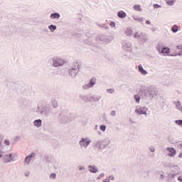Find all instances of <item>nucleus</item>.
Masks as SVG:
<instances>
[{
  "label": "nucleus",
  "instance_id": "9",
  "mask_svg": "<svg viewBox=\"0 0 182 182\" xmlns=\"http://www.w3.org/2000/svg\"><path fill=\"white\" fill-rule=\"evenodd\" d=\"M147 110H149V108L138 105L136 107L135 113L139 115L144 114L145 116H147Z\"/></svg>",
  "mask_w": 182,
  "mask_h": 182
},
{
  "label": "nucleus",
  "instance_id": "19",
  "mask_svg": "<svg viewBox=\"0 0 182 182\" xmlns=\"http://www.w3.org/2000/svg\"><path fill=\"white\" fill-rule=\"evenodd\" d=\"M33 126L39 129V127H42V119H36L33 121Z\"/></svg>",
  "mask_w": 182,
  "mask_h": 182
},
{
  "label": "nucleus",
  "instance_id": "44",
  "mask_svg": "<svg viewBox=\"0 0 182 182\" xmlns=\"http://www.w3.org/2000/svg\"><path fill=\"white\" fill-rule=\"evenodd\" d=\"M106 125H100V129L102 132H106Z\"/></svg>",
  "mask_w": 182,
  "mask_h": 182
},
{
  "label": "nucleus",
  "instance_id": "32",
  "mask_svg": "<svg viewBox=\"0 0 182 182\" xmlns=\"http://www.w3.org/2000/svg\"><path fill=\"white\" fill-rule=\"evenodd\" d=\"M96 41H97V42H98V43H106V41H105V38H103L102 36L97 37Z\"/></svg>",
  "mask_w": 182,
  "mask_h": 182
},
{
  "label": "nucleus",
  "instance_id": "24",
  "mask_svg": "<svg viewBox=\"0 0 182 182\" xmlns=\"http://www.w3.org/2000/svg\"><path fill=\"white\" fill-rule=\"evenodd\" d=\"M102 99L101 96L99 95H90V102H99Z\"/></svg>",
  "mask_w": 182,
  "mask_h": 182
},
{
  "label": "nucleus",
  "instance_id": "29",
  "mask_svg": "<svg viewBox=\"0 0 182 182\" xmlns=\"http://www.w3.org/2000/svg\"><path fill=\"white\" fill-rule=\"evenodd\" d=\"M175 105H176V109H178V110H179V112H181V113H182L181 102L177 101L176 102H175Z\"/></svg>",
  "mask_w": 182,
  "mask_h": 182
},
{
  "label": "nucleus",
  "instance_id": "20",
  "mask_svg": "<svg viewBox=\"0 0 182 182\" xmlns=\"http://www.w3.org/2000/svg\"><path fill=\"white\" fill-rule=\"evenodd\" d=\"M132 18L136 21V22H139V23H143L144 21V18L140 17L139 16H132Z\"/></svg>",
  "mask_w": 182,
  "mask_h": 182
},
{
  "label": "nucleus",
  "instance_id": "57",
  "mask_svg": "<svg viewBox=\"0 0 182 182\" xmlns=\"http://www.w3.org/2000/svg\"><path fill=\"white\" fill-rule=\"evenodd\" d=\"M26 177H28V176H29V175H28V174H26Z\"/></svg>",
  "mask_w": 182,
  "mask_h": 182
},
{
  "label": "nucleus",
  "instance_id": "12",
  "mask_svg": "<svg viewBox=\"0 0 182 182\" xmlns=\"http://www.w3.org/2000/svg\"><path fill=\"white\" fill-rule=\"evenodd\" d=\"M35 157H36V154L34 152L27 156L24 159V162H23L24 166H28V164H29V163H31V161H32V159H35Z\"/></svg>",
  "mask_w": 182,
  "mask_h": 182
},
{
  "label": "nucleus",
  "instance_id": "17",
  "mask_svg": "<svg viewBox=\"0 0 182 182\" xmlns=\"http://www.w3.org/2000/svg\"><path fill=\"white\" fill-rule=\"evenodd\" d=\"M138 70H139V73L141 75H142V76H146L147 75V70H144V68H143V65H139Z\"/></svg>",
  "mask_w": 182,
  "mask_h": 182
},
{
  "label": "nucleus",
  "instance_id": "38",
  "mask_svg": "<svg viewBox=\"0 0 182 182\" xmlns=\"http://www.w3.org/2000/svg\"><path fill=\"white\" fill-rule=\"evenodd\" d=\"M175 124L179 127H182V119L175 120Z\"/></svg>",
  "mask_w": 182,
  "mask_h": 182
},
{
  "label": "nucleus",
  "instance_id": "4",
  "mask_svg": "<svg viewBox=\"0 0 182 182\" xmlns=\"http://www.w3.org/2000/svg\"><path fill=\"white\" fill-rule=\"evenodd\" d=\"M4 153L3 152V161L4 163H11V161H16L17 157H18V155H16V154H6V155H4Z\"/></svg>",
  "mask_w": 182,
  "mask_h": 182
},
{
  "label": "nucleus",
  "instance_id": "7",
  "mask_svg": "<svg viewBox=\"0 0 182 182\" xmlns=\"http://www.w3.org/2000/svg\"><path fill=\"white\" fill-rule=\"evenodd\" d=\"M148 93L149 96V99L153 100V99H156L157 96H159V91L154 87H151L148 89Z\"/></svg>",
  "mask_w": 182,
  "mask_h": 182
},
{
  "label": "nucleus",
  "instance_id": "11",
  "mask_svg": "<svg viewBox=\"0 0 182 182\" xmlns=\"http://www.w3.org/2000/svg\"><path fill=\"white\" fill-rule=\"evenodd\" d=\"M95 85H96V80L95 78H92L89 82L86 83L82 86V89H84V90H87V89H92V87H93Z\"/></svg>",
  "mask_w": 182,
  "mask_h": 182
},
{
  "label": "nucleus",
  "instance_id": "27",
  "mask_svg": "<svg viewBox=\"0 0 182 182\" xmlns=\"http://www.w3.org/2000/svg\"><path fill=\"white\" fill-rule=\"evenodd\" d=\"M166 5L168 6H173L177 2V0H164Z\"/></svg>",
  "mask_w": 182,
  "mask_h": 182
},
{
  "label": "nucleus",
  "instance_id": "25",
  "mask_svg": "<svg viewBox=\"0 0 182 182\" xmlns=\"http://www.w3.org/2000/svg\"><path fill=\"white\" fill-rule=\"evenodd\" d=\"M88 168H89V171H90V173H96L97 172V166H95V165H93V166L90 165V166H88Z\"/></svg>",
  "mask_w": 182,
  "mask_h": 182
},
{
  "label": "nucleus",
  "instance_id": "16",
  "mask_svg": "<svg viewBox=\"0 0 182 182\" xmlns=\"http://www.w3.org/2000/svg\"><path fill=\"white\" fill-rule=\"evenodd\" d=\"M5 151V146H4V144L2 143V136L0 135V159H2L4 156V152Z\"/></svg>",
  "mask_w": 182,
  "mask_h": 182
},
{
  "label": "nucleus",
  "instance_id": "42",
  "mask_svg": "<svg viewBox=\"0 0 182 182\" xmlns=\"http://www.w3.org/2000/svg\"><path fill=\"white\" fill-rule=\"evenodd\" d=\"M177 180L179 182H182V173L181 172L179 175L177 176Z\"/></svg>",
  "mask_w": 182,
  "mask_h": 182
},
{
  "label": "nucleus",
  "instance_id": "58",
  "mask_svg": "<svg viewBox=\"0 0 182 182\" xmlns=\"http://www.w3.org/2000/svg\"><path fill=\"white\" fill-rule=\"evenodd\" d=\"M0 2H1V0H0Z\"/></svg>",
  "mask_w": 182,
  "mask_h": 182
},
{
  "label": "nucleus",
  "instance_id": "23",
  "mask_svg": "<svg viewBox=\"0 0 182 182\" xmlns=\"http://www.w3.org/2000/svg\"><path fill=\"white\" fill-rule=\"evenodd\" d=\"M60 18V14L59 13H53L50 15V19L55 20L59 19Z\"/></svg>",
  "mask_w": 182,
  "mask_h": 182
},
{
  "label": "nucleus",
  "instance_id": "43",
  "mask_svg": "<svg viewBox=\"0 0 182 182\" xmlns=\"http://www.w3.org/2000/svg\"><path fill=\"white\" fill-rule=\"evenodd\" d=\"M154 6V9H159V8H161V5L157 4H154L153 5Z\"/></svg>",
  "mask_w": 182,
  "mask_h": 182
},
{
  "label": "nucleus",
  "instance_id": "51",
  "mask_svg": "<svg viewBox=\"0 0 182 182\" xmlns=\"http://www.w3.org/2000/svg\"><path fill=\"white\" fill-rule=\"evenodd\" d=\"M150 151H151V153H154V151H156V149L154 147H151L149 148Z\"/></svg>",
  "mask_w": 182,
  "mask_h": 182
},
{
  "label": "nucleus",
  "instance_id": "45",
  "mask_svg": "<svg viewBox=\"0 0 182 182\" xmlns=\"http://www.w3.org/2000/svg\"><path fill=\"white\" fill-rule=\"evenodd\" d=\"M103 177H105V173H102L97 177V180H100L101 178H103Z\"/></svg>",
  "mask_w": 182,
  "mask_h": 182
},
{
  "label": "nucleus",
  "instance_id": "22",
  "mask_svg": "<svg viewBox=\"0 0 182 182\" xmlns=\"http://www.w3.org/2000/svg\"><path fill=\"white\" fill-rule=\"evenodd\" d=\"M79 97H80L83 102H90V95H80Z\"/></svg>",
  "mask_w": 182,
  "mask_h": 182
},
{
  "label": "nucleus",
  "instance_id": "6",
  "mask_svg": "<svg viewBox=\"0 0 182 182\" xmlns=\"http://www.w3.org/2000/svg\"><path fill=\"white\" fill-rule=\"evenodd\" d=\"M52 62L53 68H59V66H63L65 65V60L60 58H53Z\"/></svg>",
  "mask_w": 182,
  "mask_h": 182
},
{
  "label": "nucleus",
  "instance_id": "8",
  "mask_svg": "<svg viewBox=\"0 0 182 182\" xmlns=\"http://www.w3.org/2000/svg\"><path fill=\"white\" fill-rule=\"evenodd\" d=\"M79 73V68L76 65H73L70 66L69 75L71 77H76V75Z\"/></svg>",
  "mask_w": 182,
  "mask_h": 182
},
{
  "label": "nucleus",
  "instance_id": "26",
  "mask_svg": "<svg viewBox=\"0 0 182 182\" xmlns=\"http://www.w3.org/2000/svg\"><path fill=\"white\" fill-rule=\"evenodd\" d=\"M3 146L5 147V150L9 149L11 147V141L9 139H5L3 142Z\"/></svg>",
  "mask_w": 182,
  "mask_h": 182
},
{
  "label": "nucleus",
  "instance_id": "54",
  "mask_svg": "<svg viewBox=\"0 0 182 182\" xmlns=\"http://www.w3.org/2000/svg\"><path fill=\"white\" fill-rule=\"evenodd\" d=\"M151 23L150 22V21H146V25H150Z\"/></svg>",
  "mask_w": 182,
  "mask_h": 182
},
{
  "label": "nucleus",
  "instance_id": "49",
  "mask_svg": "<svg viewBox=\"0 0 182 182\" xmlns=\"http://www.w3.org/2000/svg\"><path fill=\"white\" fill-rule=\"evenodd\" d=\"M50 178H53V179L56 178V174L55 173H51L50 175Z\"/></svg>",
  "mask_w": 182,
  "mask_h": 182
},
{
  "label": "nucleus",
  "instance_id": "5",
  "mask_svg": "<svg viewBox=\"0 0 182 182\" xmlns=\"http://www.w3.org/2000/svg\"><path fill=\"white\" fill-rule=\"evenodd\" d=\"M92 143V139L89 137L82 138L79 141V146L80 149H87Z\"/></svg>",
  "mask_w": 182,
  "mask_h": 182
},
{
  "label": "nucleus",
  "instance_id": "18",
  "mask_svg": "<svg viewBox=\"0 0 182 182\" xmlns=\"http://www.w3.org/2000/svg\"><path fill=\"white\" fill-rule=\"evenodd\" d=\"M59 119L62 123H66V122L69 120V117L65 114H63L62 115H60Z\"/></svg>",
  "mask_w": 182,
  "mask_h": 182
},
{
  "label": "nucleus",
  "instance_id": "56",
  "mask_svg": "<svg viewBox=\"0 0 182 182\" xmlns=\"http://www.w3.org/2000/svg\"><path fill=\"white\" fill-rule=\"evenodd\" d=\"M179 159H182V152H181L178 155Z\"/></svg>",
  "mask_w": 182,
  "mask_h": 182
},
{
  "label": "nucleus",
  "instance_id": "3",
  "mask_svg": "<svg viewBox=\"0 0 182 182\" xmlns=\"http://www.w3.org/2000/svg\"><path fill=\"white\" fill-rule=\"evenodd\" d=\"M134 38L135 39H137L139 42H141V43H146L147 41H149V38L147 37V35L146 33L136 31L134 33Z\"/></svg>",
  "mask_w": 182,
  "mask_h": 182
},
{
  "label": "nucleus",
  "instance_id": "52",
  "mask_svg": "<svg viewBox=\"0 0 182 182\" xmlns=\"http://www.w3.org/2000/svg\"><path fill=\"white\" fill-rule=\"evenodd\" d=\"M108 178H109V181L110 180H114V176H110Z\"/></svg>",
  "mask_w": 182,
  "mask_h": 182
},
{
  "label": "nucleus",
  "instance_id": "1",
  "mask_svg": "<svg viewBox=\"0 0 182 182\" xmlns=\"http://www.w3.org/2000/svg\"><path fill=\"white\" fill-rule=\"evenodd\" d=\"M36 113H40L42 117H49L52 114V107L49 105H44L42 107H38Z\"/></svg>",
  "mask_w": 182,
  "mask_h": 182
},
{
  "label": "nucleus",
  "instance_id": "14",
  "mask_svg": "<svg viewBox=\"0 0 182 182\" xmlns=\"http://www.w3.org/2000/svg\"><path fill=\"white\" fill-rule=\"evenodd\" d=\"M156 49L157 52H159V55H161V53H164V44L161 42L158 43L156 46Z\"/></svg>",
  "mask_w": 182,
  "mask_h": 182
},
{
  "label": "nucleus",
  "instance_id": "40",
  "mask_svg": "<svg viewBox=\"0 0 182 182\" xmlns=\"http://www.w3.org/2000/svg\"><path fill=\"white\" fill-rule=\"evenodd\" d=\"M107 93L111 94V95L114 93V89H113V88L107 89Z\"/></svg>",
  "mask_w": 182,
  "mask_h": 182
},
{
  "label": "nucleus",
  "instance_id": "30",
  "mask_svg": "<svg viewBox=\"0 0 182 182\" xmlns=\"http://www.w3.org/2000/svg\"><path fill=\"white\" fill-rule=\"evenodd\" d=\"M134 11H136L137 12H141V6L139 4H135L133 6Z\"/></svg>",
  "mask_w": 182,
  "mask_h": 182
},
{
  "label": "nucleus",
  "instance_id": "28",
  "mask_svg": "<svg viewBox=\"0 0 182 182\" xmlns=\"http://www.w3.org/2000/svg\"><path fill=\"white\" fill-rule=\"evenodd\" d=\"M125 35L127 36H132V35H133V30L132 28L129 27L125 30Z\"/></svg>",
  "mask_w": 182,
  "mask_h": 182
},
{
  "label": "nucleus",
  "instance_id": "36",
  "mask_svg": "<svg viewBox=\"0 0 182 182\" xmlns=\"http://www.w3.org/2000/svg\"><path fill=\"white\" fill-rule=\"evenodd\" d=\"M43 161H46V163H49V156L45 154L42 156Z\"/></svg>",
  "mask_w": 182,
  "mask_h": 182
},
{
  "label": "nucleus",
  "instance_id": "21",
  "mask_svg": "<svg viewBox=\"0 0 182 182\" xmlns=\"http://www.w3.org/2000/svg\"><path fill=\"white\" fill-rule=\"evenodd\" d=\"M117 16H118V18H120L121 19H124V18H126V16H127V14H126V12H124L123 11H119L117 12Z\"/></svg>",
  "mask_w": 182,
  "mask_h": 182
},
{
  "label": "nucleus",
  "instance_id": "34",
  "mask_svg": "<svg viewBox=\"0 0 182 182\" xmlns=\"http://www.w3.org/2000/svg\"><path fill=\"white\" fill-rule=\"evenodd\" d=\"M57 26L55 25H50L48 26V29L50 31V32L53 33L55 32V30L57 29Z\"/></svg>",
  "mask_w": 182,
  "mask_h": 182
},
{
  "label": "nucleus",
  "instance_id": "55",
  "mask_svg": "<svg viewBox=\"0 0 182 182\" xmlns=\"http://www.w3.org/2000/svg\"><path fill=\"white\" fill-rule=\"evenodd\" d=\"M169 56H178V55H177V53H173V54L169 55Z\"/></svg>",
  "mask_w": 182,
  "mask_h": 182
},
{
  "label": "nucleus",
  "instance_id": "10",
  "mask_svg": "<svg viewBox=\"0 0 182 182\" xmlns=\"http://www.w3.org/2000/svg\"><path fill=\"white\" fill-rule=\"evenodd\" d=\"M122 48L127 52H133V46L129 41H125L122 44Z\"/></svg>",
  "mask_w": 182,
  "mask_h": 182
},
{
  "label": "nucleus",
  "instance_id": "46",
  "mask_svg": "<svg viewBox=\"0 0 182 182\" xmlns=\"http://www.w3.org/2000/svg\"><path fill=\"white\" fill-rule=\"evenodd\" d=\"M109 26H111V28H116V23H114V21H111Z\"/></svg>",
  "mask_w": 182,
  "mask_h": 182
},
{
  "label": "nucleus",
  "instance_id": "47",
  "mask_svg": "<svg viewBox=\"0 0 182 182\" xmlns=\"http://www.w3.org/2000/svg\"><path fill=\"white\" fill-rule=\"evenodd\" d=\"M159 176H160L161 180H163L164 178V177H165L164 173L159 172Z\"/></svg>",
  "mask_w": 182,
  "mask_h": 182
},
{
  "label": "nucleus",
  "instance_id": "13",
  "mask_svg": "<svg viewBox=\"0 0 182 182\" xmlns=\"http://www.w3.org/2000/svg\"><path fill=\"white\" fill-rule=\"evenodd\" d=\"M94 147L98 149V150H103V149H105V145L103 143V140H97L94 142Z\"/></svg>",
  "mask_w": 182,
  "mask_h": 182
},
{
  "label": "nucleus",
  "instance_id": "33",
  "mask_svg": "<svg viewBox=\"0 0 182 182\" xmlns=\"http://www.w3.org/2000/svg\"><path fill=\"white\" fill-rule=\"evenodd\" d=\"M102 141H103L104 146H105V149L110 144V139L109 138H106L105 139L102 140Z\"/></svg>",
  "mask_w": 182,
  "mask_h": 182
},
{
  "label": "nucleus",
  "instance_id": "2",
  "mask_svg": "<svg viewBox=\"0 0 182 182\" xmlns=\"http://www.w3.org/2000/svg\"><path fill=\"white\" fill-rule=\"evenodd\" d=\"M181 174V169L178 165H173L171 166V171L168 173V177L169 178H175L176 176Z\"/></svg>",
  "mask_w": 182,
  "mask_h": 182
},
{
  "label": "nucleus",
  "instance_id": "31",
  "mask_svg": "<svg viewBox=\"0 0 182 182\" xmlns=\"http://www.w3.org/2000/svg\"><path fill=\"white\" fill-rule=\"evenodd\" d=\"M178 28L179 27L177 24H174L171 28L173 33H177V32H178Z\"/></svg>",
  "mask_w": 182,
  "mask_h": 182
},
{
  "label": "nucleus",
  "instance_id": "37",
  "mask_svg": "<svg viewBox=\"0 0 182 182\" xmlns=\"http://www.w3.org/2000/svg\"><path fill=\"white\" fill-rule=\"evenodd\" d=\"M134 99L136 103H140V99H141L140 95H135L134 96Z\"/></svg>",
  "mask_w": 182,
  "mask_h": 182
},
{
  "label": "nucleus",
  "instance_id": "53",
  "mask_svg": "<svg viewBox=\"0 0 182 182\" xmlns=\"http://www.w3.org/2000/svg\"><path fill=\"white\" fill-rule=\"evenodd\" d=\"M110 179L109 178H105L103 180V182H109Z\"/></svg>",
  "mask_w": 182,
  "mask_h": 182
},
{
  "label": "nucleus",
  "instance_id": "41",
  "mask_svg": "<svg viewBox=\"0 0 182 182\" xmlns=\"http://www.w3.org/2000/svg\"><path fill=\"white\" fill-rule=\"evenodd\" d=\"M78 170L79 171H85V170H86V168L84 166H79Z\"/></svg>",
  "mask_w": 182,
  "mask_h": 182
},
{
  "label": "nucleus",
  "instance_id": "35",
  "mask_svg": "<svg viewBox=\"0 0 182 182\" xmlns=\"http://www.w3.org/2000/svg\"><path fill=\"white\" fill-rule=\"evenodd\" d=\"M52 106L54 107V109H56L58 107V101H56L55 99H53L51 100Z\"/></svg>",
  "mask_w": 182,
  "mask_h": 182
},
{
  "label": "nucleus",
  "instance_id": "39",
  "mask_svg": "<svg viewBox=\"0 0 182 182\" xmlns=\"http://www.w3.org/2000/svg\"><path fill=\"white\" fill-rule=\"evenodd\" d=\"M164 53H161V54L165 53L166 55H168V53H170V48H168V47H164Z\"/></svg>",
  "mask_w": 182,
  "mask_h": 182
},
{
  "label": "nucleus",
  "instance_id": "48",
  "mask_svg": "<svg viewBox=\"0 0 182 182\" xmlns=\"http://www.w3.org/2000/svg\"><path fill=\"white\" fill-rule=\"evenodd\" d=\"M109 114L110 116H112L114 117V116H116V111L114 110L111 111Z\"/></svg>",
  "mask_w": 182,
  "mask_h": 182
},
{
  "label": "nucleus",
  "instance_id": "15",
  "mask_svg": "<svg viewBox=\"0 0 182 182\" xmlns=\"http://www.w3.org/2000/svg\"><path fill=\"white\" fill-rule=\"evenodd\" d=\"M166 151H168V156L169 157H176V149H174V148H169L168 147L166 149Z\"/></svg>",
  "mask_w": 182,
  "mask_h": 182
},
{
  "label": "nucleus",
  "instance_id": "50",
  "mask_svg": "<svg viewBox=\"0 0 182 182\" xmlns=\"http://www.w3.org/2000/svg\"><path fill=\"white\" fill-rule=\"evenodd\" d=\"M177 50H182V45H178L176 46Z\"/></svg>",
  "mask_w": 182,
  "mask_h": 182
}]
</instances>
